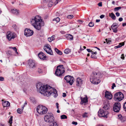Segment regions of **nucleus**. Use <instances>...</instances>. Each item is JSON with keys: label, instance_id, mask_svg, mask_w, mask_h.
<instances>
[{"label": "nucleus", "instance_id": "obj_52", "mask_svg": "<svg viewBox=\"0 0 126 126\" xmlns=\"http://www.w3.org/2000/svg\"><path fill=\"white\" fill-rule=\"evenodd\" d=\"M115 14L116 16L117 17L119 16L120 15V13L118 12L116 13H115Z\"/></svg>", "mask_w": 126, "mask_h": 126}, {"label": "nucleus", "instance_id": "obj_19", "mask_svg": "<svg viewBox=\"0 0 126 126\" xmlns=\"http://www.w3.org/2000/svg\"><path fill=\"white\" fill-rule=\"evenodd\" d=\"M110 104L109 102H108L107 103L105 104L104 106L103 107V109H104L106 110L110 109Z\"/></svg>", "mask_w": 126, "mask_h": 126}, {"label": "nucleus", "instance_id": "obj_49", "mask_svg": "<svg viewBox=\"0 0 126 126\" xmlns=\"http://www.w3.org/2000/svg\"><path fill=\"white\" fill-rule=\"evenodd\" d=\"M98 5L99 6H102V2H99L98 3Z\"/></svg>", "mask_w": 126, "mask_h": 126}, {"label": "nucleus", "instance_id": "obj_43", "mask_svg": "<svg viewBox=\"0 0 126 126\" xmlns=\"http://www.w3.org/2000/svg\"><path fill=\"white\" fill-rule=\"evenodd\" d=\"M38 71L39 73H42L43 72V70L41 68H39L38 70Z\"/></svg>", "mask_w": 126, "mask_h": 126}, {"label": "nucleus", "instance_id": "obj_56", "mask_svg": "<svg viewBox=\"0 0 126 126\" xmlns=\"http://www.w3.org/2000/svg\"><path fill=\"white\" fill-rule=\"evenodd\" d=\"M27 102L26 101H25V103H24V105L23 106H22V107H24H24L25 106V105H27Z\"/></svg>", "mask_w": 126, "mask_h": 126}, {"label": "nucleus", "instance_id": "obj_30", "mask_svg": "<svg viewBox=\"0 0 126 126\" xmlns=\"http://www.w3.org/2000/svg\"><path fill=\"white\" fill-rule=\"evenodd\" d=\"M13 118V116H11L9 121V123L11 125L10 126H11L12 124V123Z\"/></svg>", "mask_w": 126, "mask_h": 126}, {"label": "nucleus", "instance_id": "obj_50", "mask_svg": "<svg viewBox=\"0 0 126 126\" xmlns=\"http://www.w3.org/2000/svg\"><path fill=\"white\" fill-rule=\"evenodd\" d=\"M72 124L75 125H76L78 124V123L77 122L74 121H73L72 123Z\"/></svg>", "mask_w": 126, "mask_h": 126}, {"label": "nucleus", "instance_id": "obj_3", "mask_svg": "<svg viewBox=\"0 0 126 126\" xmlns=\"http://www.w3.org/2000/svg\"><path fill=\"white\" fill-rule=\"evenodd\" d=\"M102 75V74L100 72H98L97 73L95 72H93L90 78V80L91 82L95 84L99 83L100 80L99 78L101 77Z\"/></svg>", "mask_w": 126, "mask_h": 126}, {"label": "nucleus", "instance_id": "obj_39", "mask_svg": "<svg viewBox=\"0 0 126 126\" xmlns=\"http://www.w3.org/2000/svg\"><path fill=\"white\" fill-rule=\"evenodd\" d=\"M53 20H55L57 22H59L60 20V19L58 17H57L54 19V20L53 19Z\"/></svg>", "mask_w": 126, "mask_h": 126}, {"label": "nucleus", "instance_id": "obj_10", "mask_svg": "<svg viewBox=\"0 0 126 126\" xmlns=\"http://www.w3.org/2000/svg\"><path fill=\"white\" fill-rule=\"evenodd\" d=\"M64 79L67 83H69V84L71 85L73 84L74 81L73 77L69 75L65 76L64 78Z\"/></svg>", "mask_w": 126, "mask_h": 126}, {"label": "nucleus", "instance_id": "obj_40", "mask_svg": "<svg viewBox=\"0 0 126 126\" xmlns=\"http://www.w3.org/2000/svg\"><path fill=\"white\" fill-rule=\"evenodd\" d=\"M86 47L85 46H83V47L82 46V47L81 46H80V50L81 51L83 50L86 49Z\"/></svg>", "mask_w": 126, "mask_h": 126}, {"label": "nucleus", "instance_id": "obj_61", "mask_svg": "<svg viewBox=\"0 0 126 126\" xmlns=\"http://www.w3.org/2000/svg\"><path fill=\"white\" fill-rule=\"evenodd\" d=\"M58 1H60V0H57L55 1V3H56L55 5H56V4H57L58 3Z\"/></svg>", "mask_w": 126, "mask_h": 126}, {"label": "nucleus", "instance_id": "obj_54", "mask_svg": "<svg viewBox=\"0 0 126 126\" xmlns=\"http://www.w3.org/2000/svg\"><path fill=\"white\" fill-rule=\"evenodd\" d=\"M10 48L13 49V50L15 51V50H16V47H10Z\"/></svg>", "mask_w": 126, "mask_h": 126}, {"label": "nucleus", "instance_id": "obj_53", "mask_svg": "<svg viewBox=\"0 0 126 126\" xmlns=\"http://www.w3.org/2000/svg\"><path fill=\"white\" fill-rule=\"evenodd\" d=\"M56 106L57 107V108L58 109H59V104L58 103H56Z\"/></svg>", "mask_w": 126, "mask_h": 126}, {"label": "nucleus", "instance_id": "obj_32", "mask_svg": "<svg viewBox=\"0 0 126 126\" xmlns=\"http://www.w3.org/2000/svg\"><path fill=\"white\" fill-rule=\"evenodd\" d=\"M53 4V2L51 1H49V3L48 4V6L49 7H51Z\"/></svg>", "mask_w": 126, "mask_h": 126}, {"label": "nucleus", "instance_id": "obj_11", "mask_svg": "<svg viewBox=\"0 0 126 126\" xmlns=\"http://www.w3.org/2000/svg\"><path fill=\"white\" fill-rule=\"evenodd\" d=\"M121 107V104L120 103L116 102L114 104L113 110L114 111L118 112H119Z\"/></svg>", "mask_w": 126, "mask_h": 126}, {"label": "nucleus", "instance_id": "obj_41", "mask_svg": "<svg viewBox=\"0 0 126 126\" xmlns=\"http://www.w3.org/2000/svg\"><path fill=\"white\" fill-rule=\"evenodd\" d=\"M91 57L92 58L94 59H96L97 58L96 56L94 54H92V55L91 56Z\"/></svg>", "mask_w": 126, "mask_h": 126}, {"label": "nucleus", "instance_id": "obj_6", "mask_svg": "<svg viewBox=\"0 0 126 126\" xmlns=\"http://www.w3.org/2000/svg\"><path fill=\"white\" fill-rule=\"evenodd\" d=\"M44 119L46 122L50 123L53 122L54 118L53 116L52 113H48L45 116Z\"/></svg>", "mask_w": 126, "mask_h": 126}, {"label": "nucleus", "instance_id": "obj_25", "mask_svg": "<svg viewBox=\"0 0 126 126\" xmlns=\"http://www.w3.org/2000/svg\"><path fill=\"white\" fill-rule=\"evenodd\" d=\"M55 50L58 54H59L60 55H62V53L61 51L59 50L58 49L56 48H55Z\"/></svg>", "mask_w": 126, "mask_h": 126}, {"label": "nucleus", "instance_id": "obj_36", "mask_svg": "<svg viewBox=\"0 0 126 126\" xmlns=\"http://www.w3.org/2000/svg\"><path fill=\"white\" fill-rule=\"evenodd\" d=\"M74 17V16L72 15H69L67 16V17L69 19H71L73 18Z\"/></svg>", "mask_w": 126, "mask_h": 126}, {"label": "nucleus", "instance_id": "obj_1", "mask_svg": "<svg viewBox=\"0 0 126 126\" xmlns=\"http://www.w3.org/2000/svg\"><path fill=\"white\" fill-rule=\"evenodd\" d=\"M37 89L39 92L45 96H49L51 95H53L54 97H56L58 95L57 90L50 86L42 85L40 83H38L36 85Z\"/></svg>", "mask_w": 126, "mask_h": 126}, {"label": "nucleus", "instance_id": "obj_37", "mask_svg": "<svg viewBox=\"0 0 126 126\" xmlns=\"http://www.w3.org/2000/svg\"><path fill=\"white\" fill-rule=\"evenodd\" d=\"M121 9V7H115L114 9V10L115 11H118L119 10Z\"/></svg>", "mask_w": 126, "mask_h": 126}, {"label": "nucleus", "instance_id": "obj_24", "mask_svg": "<svg viewBox=\"0 0 126 126\" xmlns=\"http://www.w3.org/2000/svg\"><path fill=\"white\" fill-rule=\"evenodd\" d=\"M24 109V107H22L21 109H18L17 110V112L19 114L22 113L23 110Z\"/></svg>", "mask_w": 126, "mask_h": 126}, {"label": "nucleus", "instance_id": "obj_62", "mask_svg": "<svg viewBox=\"0 0 126 126\" xmlns=\"http://www.w3.org/2000/svg\"><path fill=\"white\" fill-rule=\"evenodd\" d=\"M0 126H5V124L1 123L0 124Z\"/></svg>", "mask_w": 126, "mask_h": 126}, {"label": "nucleus", "instance_id": "obj_60", "mask_svg": "<svg viewBox=\"0 0 126 126\" xmlns=\"http://www.w3.org/2000/svg\"><path fill=\"white\" fill-rule=\"evenodd\" d=\"M87 50L88 51V52H90L91 50H90L89 49H87Z\"/></svg>", "mask_w": 126, "mask_h": 126}, {"label": "nucleus", "instance_id": "obj_33", "mask_svg": "<svg viewBox=\"0 0 126 126\" xmlns=\"http://www.w3.org/2000/svg\"><path fill=\"white\" fill-rule=\"evenodd\" d=\"M123 116L121 114L118 115V119L120 120L121 121L122 119Z\"/></svg>", "mask_w": 126, "mask_h": 126}, {"label": "nucleus", "instance_id": "obj_18", "mask_svg": "<svg viewBox=\"0 0 126 126\" xmlns=\"http://www.w3.org/2000/svg\"><path fill=\"white\" fill-rule=\"evenodd\" d=\"M81 101L80 103L81 104H83V103L85 104L88 102V98L87 97L83 98H81Z\"/></svg>", "mask_w": 126, "mask_h": 126}, {"label": "nucleus", "instance_id": "obj_8", "mask_svg": "<svg viewBox=\"0 0 126 126\" xmlns=\"http://www.w3.org/2000/svg\"><path fill=\"white\" fill-rule=\"evenodd\" d=\"M109 112L107 111H105L103 109H100L98 112V114L99 116L100 117H103L107 118L108 117V114H109Z\"/></svg>", "mask_w": 126, "mask_h": 126}, {"label": "nucleus", "instance_id": "obj_13", "mask_svg": "<svg viewBox=\"0 0 126 126\" xmlns=\"http://www.w3.org/2000/svg\"><path fill=\"white\" fill-rule=\"evenodd\" d=\"M24 35L27 36H30L32 35L33 32L32 30L26 28L24 31Z\"/></svg>", "mask_w": 126, "mask_h": 126}, {"label": "nucleus", "instance_id": "obj_35", "mask_svg": "<svg viewBox=\"0 0 126 126\" xmlns=\"http://www.w3.org/2000/svg\"><path fill=\"white\" fill-rule=\"evenodd\" d=\"M82 116L84 118L87 117H88L87 113L86 112H85L82 114Z\"/></svg>", "mask_w": 126, "mask_h": 126}, {"label": "nucleus", "instance_id": "obj_21", "mask_svg": "<svg viewBox=\"0 0 126 126\" xmlns=\"http://www.w3.org/2000/svg\"><path fill=\"white\" fill-rule=\"evenodd\" d=\"M2 105L4 107H8L10 105V103L7 101H5L2 102Z\"/></svg>", "mask_w": 126, "mask_h": 126}, {"label": "nucleus", "instance_id": "obj_55", "mask_svg": "<svg viewBox=\"0 0 126 126\" xmlns=\"http://www.w3.org/2000/svg\"><path fill=\"white\" fill-rule=\"evenodd\" d=\"M66 94L65 93H63V97H65L66 96Z\"/></svg>", "mask_w": 126, "mask_h": 126}, {"label": "nucleus", "instance_id": "obj_29", "mask_svg": "<svg viewBox=\"0 0 126 126\" xmlns=\"http://www.w3.org/2000/svg\"><path fill=\"white\" fill-rule=\"evenodd\" d=\"M52 125H50L49 126H58V124L57 122L56 121H53L52 122Z\"/></svg>", "mask_w": 126, "mask_h": 126}, {"label": "nucleus", "instance_id": "obj_17", "mask_svg": "<svg viewBox=\"0 0 126 126\" xmlns=\"http://www.w3.org/2000/svg\"><path fill=\"white\" fill-rule=\"evenodd\" d=\"M77 85L78 86H79L81 85L82 82V80L79 78H78L76 80Z\"/></svg>", "mask_w": 126, "mask_h": 126}, {"label": "nucleus", "instance_id": "obj_47", "mask_svg": "<svg viewBox=\"0 0 126 126\" xmlns=\"http://www.w3.org/2000/svg\"><path fill=\"white\" fill-rule=\"evenodd\" d=\"M117 28L112 29L113 30V32H117Z\"/></svg>", "mask_w": 126, "mask_h": 126}, {"label": "nucleus", "instance_id": "obj_38", "mask_svg": "<svg viewBox=\"0 0 126 126\" xmlns=\"http://www.w3.org/2000/svg\"><path fill=\"white\" fill-rule=\"evenodd\" d=\"M126 121V116H123L121 122H124Z\"/></svg>", "mask_w": 126, "mask_h": 126}, {"label": "nucleus", "instance_id": "obj_16", "mask_svg": "<svg viewBox=\"0 0 126 126\" xmlns=\"http://www.w3.org/2000/svg\"><path fill=\"white\" fill-rule=\"evenodd\" d=\"M105 97L107 99H110V92L106 91L105 92Z\"/></svg>", "mask_w": 126, "mask_h": 126}, {"label": "nucleus", "instance_id": "obj_28", "mask_svg": "<svg viewBox=\"0 0 126 126\" xmlns=\"http://www.w3.org/2000/svg\"><path fill=\"white\" fill-rule=\"evenodd\" d=\"M117 23H113L111 26L112 29L117 28Z\"/></svg>", "mask_w": 126, "mask_h": 126}, {"label": "nucleus", "instance_id": "obj_15", "mask_svg": "<svg viewBox=\"0 0 126 126\" xmlns=\"http://www.w3.org/2000/svg\"><path fill=\"white\" fill-rule=\"evenodd\" d=\"M39 58L41 59L44 60L46 59L47 56L43 53L41 52L38 54Z\"/></svg>", "mask_w": 126, "mask_h": 126}, {"label": "nucleus", "instance_id": "obj_27", "mask_svg": "<svg viewBox=\"0 0 126 126\" xmlns=\"http://www.w3.org/2000/svg\"><path fill=\"white\" fill-rule=\"evenodd\" d=\"M55 36L54 35H53L50 38H49L48 39V41L50 42H51L52 41L54 40V38Z\"/></svg>", "mask_w": 126, "mask_h": 126}, {"label": "nucleus", "instance_id": "obj_14", "mask_svg": "<svg viewBox=\"0 0 126 126\" xmlns=\"http://www.w3.org/2000/svg\"><path fill=\"white\" fill-rule=\"evenodd\" d=\"M28 64L31 68H34L35 67V62L32 60H29L28 62Z\"/></svg>", "mask_w": 126, "mask_h": 126}, {"label": "nucleus", "instance_id": "obj_2", "mask_svg": "<svg viewBox=\"0 0 126 126\" xmlns=\"http://www.w3.org/2000/svg\"><path fill=\"white\" fill-rule=\"evenodd\" d=\"M31 22L32 25L35 29L38 30H40L41 27L43 26L44 24V21H43L40 16H39L32 17Z\"/></svg>", "mask_w": 126, "mask_h": 126}, {"label": "nucleus", "instance_id": "obj_63", "mask_svg": "<svg viewBox=\"0 0 126 126\" xmlns=\"http://www.w3.org/2000/svg\"><path fill=\"white\" fill-rule=\"evenodd\" d=\"M122 26H126V23H123L122 24Z\"/></svg>", "mask_w": 126, "mask_h": 126}, {"label": "nucleus", "instance_id": "obj_45", "mask_svg": "<svg viewBox=\"0 0 126 126\" xmlns=\"http://www.w3.org/2000/svg\"><path fill=\"white\" fill-rule=\"evenodd\" d=\"M66 69H67L66 71L68 73H71V70L68 67H67V68H66Z\"/></svg>", "mask_w": 126, "mask_h": 126}, {"label": "nucleus", "instance_id": "obj_31", "mask_svg": "<svg viewBox=\"0 0 126 126\" xmlns=\"http://www.w3.org/2000/svg\"><path fill=\"white\" fill-rule=\"evenodd\" d=\"M111 17L113 20H115L116 18L115 15L112 13H111Z\"/></svg>", "mask_w": 126, "mask_h": 126}, {"label": "nucleus", "instance_id": "obj_59", "mask_svg": "<svg viewBox=\"0 0 126 126\" xmlns=\"http://www.w3.org/2000/svg\"><path fill=\"white\" fill-rule=\"evenodd\" d=\"M126 108V102H125L124 105V108Z\"/></svg>", "mask_w": 126, "mask_h": 126}, {"label": "nucleus", "instance_id": "obj_12", "mask_svg": "<svg viewBox=\"0 0 126 126\" xmlns=\"http://www.w3.org/2000/svg\"><path fill=\"white\" fill-rule=\"evenodd\" d=\"M50 46L48 44H46L44 47V49L47 53L50 55L53 54L52 51L50 48Z\"/></svg>", "mask_w": 126, "mask_h": 126}, {"label": "nucleus", "instance_id": "obj_22", "mask_svg": "<svg viewBox=\"0 0 126 126\" xmlns=\"http://www.w3.org/2000/svg\"><path fill=\"white\" fill-rule=\"evenodd\" d=\"M65 36L67 39L68 40H71L73 39L72 36L71 34H67L65 35Z\"/></svg>", "mask_w": 126, "mask_h": 126}, {"label": "nucleus", "instance_id": "obj_46", "mask_svg": "<svg viewBox=\"0 0 126 126\" xmlns=\"http://www.w3.org/2000/svg\"><path fill=\"white\" fill-rule=\"evenodd\" d=\"M116 85L114 83H113L112 84L111 86V89H113L114 87H116Z\"/></svg>", "mask_w": 126, "mask_h": 126}, {"label": "nucleus", "instance_id": "obj_26", "mask_svg": "<svg viewBox=\"0 0 126 126\" xmlns=\"http://www.w3.org/2000/svg\"><path fill=\"white\" fill-rule=\"evenodd\" d=\"M71 51V49L67 48L65 49L64 51V52L65 53L67 54H69Z\"/></svg>", "mask_w": 126, "mask_h": 126}, {"label": "nucleus", "instance_id": "obj_64", "mask_svg": "<svg viewBox=\"0 0 126 126\" xmlns=\"http://www.w3.org/2000/svg\"><path fill=\"white\" fill-rule=\"evenodd\" d=\"M100 21V20L99 19H96V22H99Z\"/></svg>", "mask_w": 126, "mask_h": 126}, {"label": "nucleus", "instance_id": "obj_58", "mask_svg": "<svg viewBox=\"0 0 126 126\" xmlns=\"http://www.w3.org/2000/svg\"><path fill=\"white\" fill-rule=\"evenodd\" d=\"M123 20V18L122 17H120L119 19V21H121Z\"/></svg>", "mask_w": 126, "mask_h": 126}, {"label": "nucleus", "instance_id": "obj_48", "mask_svg": "<svg viewBox=\"0 0 126 126\" xmlns=\"http://www.w3.org/2000/svg\"><path fill=\"white\" fill-rule=\"evenodd\" d=\"M4 78L2 77H0V81H3L4 80Z\"/></svg>", "mask_w": 126, "mask_h": 126}, {"label": "nucleus", "instance_id": "obj_44", "mask_svg": "<svg viewBox=\"0 0 126 126\" xmlns=\"http://www.w3.org/2000/svg\"><path fill=\"white\" fill-rule=\"evenodd\" d=\"M110 39H109L108 40L107 39H105V40L106 41V42L107 44H110V40H109Z\"/></svg>", "mask_w": 126, "mask_h": 126}, {"label": "nucleus", "instance_id": "obj_4", "mask_svg": "<svg viewBox=\"0 0 126 126\" xmlns=\"http://www.w3.org/2000/svg\"><path fill=\"white\" fill-rule=\"evenodd\" d=\"M64 72V68L63 67V65H60L57 67L55 73L57 76L60 77Z\"/></svg>", "mask_w": 126, "mask_h": 126}, {"label": "nucleus", "instance_id": "obj_7", "mask_svg": "<svg viewBox=\"0 0 126 126\" xmlns=\"http://www.w3.org/2000/svg\"><path fill=\"white\" fill-rule=\"evenodd\" d=\"M124 98V96L123 94L120 92L115 94L114 96L115 100L117 101H121Z\"/></svg>", "mask_w": 126, "mask_h": 126}, {"label": "nucleus", "instance_id": "obj_57", "mask_svg": "<svg viewBox=\"0 0 126 126\" xmlns=\"http://www.w3.org/2000/svg\"><path fill=\"white\" fill-rule=\"evenodd\" d=\"M105 16L104 15H102L100 16V18H104Z\"/></svg>", "mask_w": 126, "mask_h": 126}, {"label": "nucleus", "instance_id": "obj_51", "mask_svg": "<svg viewBox=\"0 0 126 126\" xmlns=\"http://www.w3.org/2000/svg\"><path fill=\"white\" fill-rule=\"evenodd\" d=\"M121 58V59H122L123 60H124V59L125 57H124V55L123 54H122V55Z\"/></svg>", "mask_w": 126, "mask_h": 126}, {"label": "nucleus", "instance_id": "obj_42", "mask_svg": "<svg viewBox=\"0 0 126 126\" xmlns=\"http://www.w3.org/2000/svg\"><path fill=\"white\" fill-rule=\"evenodd\" d=\"M94 23L93 22H90L88 24V25L90 27H93L94 26Z\"/></svg>", "mask_w": 126, "mask_h": 126}, {"label": "nucleus", "instance_id": "obj_23", "mask_svg": "<svg viewBox=\"0 0 126 126\" xmlns=\"http://www.w3.org/2000/svg\"><path fill=\"white\" fill-rule=\"evenodd\" d=\"M124 42H122L120 43L119 44V45L117 46L114 47V48L115 49H116L118 48H120L122 46H124Z\"/></svg>", "mask_w": 126, "mask_h": 126}, {"label": "nucleus", "instance_id": "obj_34", "mask_svg": "<svg viewBox=\"0 0 126 126\" xmlns=\"http://www.w3.org/2000/svg\"><path fill=\"white\" fill-rule=\"evenodd\" d=\"M61 118L62 119H64L67 118V116L65 115H62L61 116Z\"/></svg>", "mask_w": 126, "mask_h": 126}, {"label": "nucleus", "instance_id": "obj_20", "mask_svg": "<svg viewBox=\"0 0 126 126\" xmlns=\"http://www.w3.org/2000/svg\"><path fill=\"white\" fill-rule=\"evenodd\" d=\"M11 12L14 14L17 15L19 14V11L16 9H13L11 10Z\"/></svg>", "mask_w": 126, "mask_h": 126}, {"label": "nucleus", "instance_id": "obj_5", "mask_svg": "<svg viewBox=\"0 0 126 126\" xmlns=\"http://www.w3.org/2000/svg\"><path fill=\"white\" fill-rule=\"evenodd\" d=\"M37 111L40 114L46 113L47 111V109L45 106L39 105L37 108Z\"/></svg>", "mask_w": 126, "mask_h": 126}, {"label": "nucleus", "instance_id": "obj_9", "mask_svg": "<svg viewBox=\"0 0 126 126\" xmlns=\"http://www.w3.org/2000/svg\"><path fill=\"white\" fill-rule=\"evenodd\" d=\"M6 35L7 39L9 41H11L12 39H14L16 36L15 33L10 31L8 32Z\"/></svg>", "mask_w": 126, "mask_h": 126}]
</instances>
